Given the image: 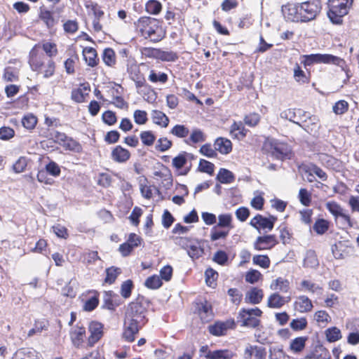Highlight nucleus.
I'll use <instances>...</instances> for the list:
<instances>
[{
    "label": "nucleus",
    "instance_id": "obj_25",
    "mask_svg": "<svg viewBox=\"0 0 359 359\" xmlns=\"http://www.w3.org/2000/svg\"><path fill=\"white\" fill-rule=\"evenodd\" d=\"M214 147L216 151H218L222 154H227L232 150L231 142L224 137H218L214 144Z\"/></svg>",
    "mask_w": 359,
    "mask_h": 359
},
{
    "label": "nucleus",
    "instance_id": "obj_3",
    "mask_svg": "<svg viewBox=\"0 0 359 359\" xmlns=\"http://www.w3.org/2000/svg\"><path fill=\"white\" fill-rule=\"evenodd\" d=\"M353 0H329L327 16L330 21L337 25L342 22V18L348 13Z\"/></svg>",
    "mask_w": 359,
    "mask_h": 359
},
{
    "label": "nucleus",
    "instance_id": "obj_50",
    "mask_svg": "<svg viewBox=\"0 0 359 359\" xmlns=\"http://www.w3.org/2000/svg\"><path fill=\"white\" fill-rule=\"evenodd\" d=\"M171 134L173 135L183 138L188 136L189 133V130L184 125H175L170 131Z\"/></svg>",
    "mask_w": 359,
    "mask_h": 359
},
{
    "label": "nucleus",
    "instance_id": "obj_45",
    "mask_svg": "<svg viewBox=\"0 0 359 359\" xmlns=\"http://www.w3.org/2000/svg\"><path fill=\"white\" fill-rule=\"evenodd\" d=\"M212 261L221 266H226L229 262V256L225 251L217 250L212 257Z\"/></svg>",
    "mask_w": 359,
    "mask_h": 359
},
{
    "label": "nucleus",
    "instance_id": "obj_18",
    "mask_svg": "<svg viewBox=\"0 0 359 359\" xmlns=\"http://www.w3.org/2000/svg\"><path fill=\"white\" fill-rule=\"evenodd\" d=\"M69 335L73 345L79 348L82 345L84 338L86 337L85 327L76 325L72 328Z\"/></svg>",
    "mask_w": 359,
    "mask_h": 359
},
{
    "label": "nucleus",
    "instance_id": "obj_51",
    "mask_svg": "<svg viewBox=\"0 0 359 359\" xmlns=\"http://www.w3.org/2000/svg\"><path fill=\"white\" fill-rule=\"evenodd\" d=\"M149 80L152 83H165L168 81V75L165 73H157L154 70H151L149 75Z\"/></svg>",
    "mask_w": 359,
    "mask_h": 359
},
{
    "label": "nucleus",
    "instance_id": "obj_48",
    "mask_svg": "<svg viewBox=\"0 0 359 359\" xmlns=\"http://www.w3.org/2000/svg\"><path fill=\"white\" fill-rule=\"evenodd\" d=\"M232 216L230 214H222L218 217V223L216 224L220 228H233L231 225Z\"/></svg>",
    "mask_w": 359,
    "mask_h": 359
},
{
    "label": "nucleus",
    "instance_id": "obj_63",
    "mask_svg": "<svg viewBox=\"0 0 359 359\" xmlns=\"http://www.w3.org/2000/svg\"><path fill=\"white\" fill-rule=\"evenodd\" d=\"M140 136L142 143L146 146H151L156 140L151 131H143Z\"/></svg>",
    "mask_w": 359,
    "mask_h": 359
},
{
    "label": "nucleus",
    "instance_id": "obj_42",
    "mask_svg": "<svg viewBox=\"0 0 359 359\" xmlns=\"http://www.w3.org/2000/svg\"><path fill=\"white\" fill-rule=\"evenodd\" d=\"M331 250L335 259H341L344 258L346 247L341 242L332 245Z\"/></svg>",
    "mask_w": 359,
    "mask_h": 359
},
{
    "label": "nucleus",
    "instance_id": "obj_40",
    "mask_svg": "<svg viewBox=\"0 0 359 359\" xmlns=\"http://www.w3.org/2000/svg\"><path fill=\"white\" fill-rule=\"evenodd\" d=\"M151 51L155 53L157 57L163 61L171 62L177 59V54L172 51H164L157 49H154Z\"/></svg>",
    "mask_w": 359,
    "mask_h": 359
},
{
    "label": "nucleus",
    "instance_id": "obj_49",
    "mask_svg": "<svg viewBox=\"0 0 359 359\" xmlns=\"http://www.w3.org/2000/svg\"><path fill=\"white\" fill-rule=\"evenodd\" d=\"M46 329L47 323L45 320H36L34 327L29 331L27 336L31 337L35 334H39L43 330Z\"/></svg>",
    "mask_w": 359,
    "mask_h": 359
},
{
    "label": "nucleus",
    "instance_id": "obj_8",
    "mask_svg": "<svg viewBox=\"0 0 359 359\" xmlns=\"http://www.w3.org/2000/svg\"><path fill=\"white\" fill-rule=\"evenodd\" d=\"M236 327V323L233 319H229L226 321H216L208 327L209 332L216 337L224 336L229 330Z\"/></svg>",
    "mask_w": 359,
    "mask_h": 359
},
{
    "label": "nucleus",
    "instance_id": "obj_20",
    "mask_svg": "<svg viewBox=\"0 0 359 359\" xmlns=\"http://www.w3.org/2000/svg\"><path fill=\"white\" fill-rule=\"evenodd\" d=\"M203 353L207 359H231L235 355L233 351L228 349L208 351L203 348Z\"/></svg>",
    "mask_w": 359,
    "mask_h": 359
},
{
    "label": "nucleus",
    "instance_id": "obj_30",
    "mask_svg": "<svg viewBox=\"0 0 359 359\" xmlns=\"http://www.w3.org/2000/svg\"><path fill=\"white\" fill-rule=\"evenodd\" d=\"M205 284L208 287L215 289L217 285L218 273L212 268H208L205 271Z\"/></svg>",
    "mask_w": 359,
    "mask_h": 359
},
{
    "label": "nucleus",
    "instance_id": "obj_28",
    "mask_svg": "<svg viewBox=\"0 0 359 359\" xmlns=\"http://www.w3.org/2000/svg\"><path fill=\"white\" fill-rule=\"evenodd\" d=\"M299 290L302 291H306L312 294H321L323 292L322 287L309 280H303L300 283V287Z\"/></svg>",
    "mask_w": 359,
    "mask_h": 359
},
{
    "label": "nucleus",
    "instance_id": "obj_57",
    "mask_svg": "<svg viewBox=\"0 0 359 359\" xmlns=\"http://www.w3.org/2000/svg\"><path fill=\"white\" fill-rule=\"evenodd\" d=\"M328 228V222L323 219H318L313 225V230L318 234L325 233L327 231Z\"/></svg>",
    "mask_w": 359,
    "mask_h": 359
},
{
    "label": "nucleus",
    "instance_id": "obj_21",
    "mask_svg": "<svg viewBox=\"0 0 359 359\" xmlns=\"http://www.w3.org/2000/svg\"><path fill=\"white\" fill-rule=\"evenodd\" d=\"M118 296L113 291H106L103 294V304L102 307L110 311H114L120 303L117 300Z\"/></svg>",
    "mask_w": 359,
    "mask_h": 359
},
{
    "label": "nucleus",
    "instance_id": "obj_14",
    "mask_svg": "<svg viewBox=\"0 0 359 359\" xmlns=\"http://www.w3.org/2000/svg\"><path fill=\"white\" fill-rule=\"evenodd\" d=\"M275 235L258 236L254 242V248L257 250H269L278 244Z\"/></svg>",
    "mask_w": 359,
    "mask_h": 359
},
{
    "label": "nucleus",
    "instance_id": "obj_13",
    "mask_svg": "<svg viewBox=\"0 0 359 359\" xmlns=\"http://www.w3.org/2000/svg\"><path fill=\"white\" fill-rule=\"evenodd\" d=\"M86 7L89 10V12L92 13L93 15L92 22L93 30L95 32L102 31V25L100 23V20L104 15V13L102 8L97 4L94 3H90V4L87 5Z\"/></svg>",
    "mask_w": 359,
    "mask_h": 359
},
{
    "label": "nucleus",
    "instance_id": "obj_46",
    "mask_svg": "<svg viewBox=\"0 0 359 359\" xmlns=\"http://www.w3.org/2000/svg\"><path fill=\"white\" fill-rule=\"evenodd\" d=\"M144 285L147 288L156 290L162 285V280L158 276L154 275L147 278Z\"/></svg>",
    "mask_w": 359,
    "mask_h": 359
},
{
    "label": "nucleus",
    "instance_id": "obj_31",
    "mask_svg": "<svg viewBox=\"0 0 359 359\" xmlns=\"http://www.w3.org/2000/svg\"><path fill=\"white\" fill-rule=\"evenodd\" d=\"M153 122L161 127L166 128L169 123L168 117L163 112L158 110H153L151 112Z\"/></svg>",
    "mask_w": 359,
    "mask_h": 359
},
{
    "label": "nucleus",
    "instance_id": "obj_54",
    "mask_svg": "<svg viewBox=\"0 0 359 359\" xmlns=\"http://www.w3.org/2000/svg\"><path fill=\"white\" fill-rule=\"evenodd\" d=\"M253 264L263 269H267L270 266V259L267 255H255L252 258Z\"/></svg>",
    "mask_w": 359,
    "mask_h": 359
},
{
    "label": "nucleus",
    "instance_id": "obj_6",
    "mask_svg": "<svg viewBox=\"0 0 359 359\" xmlns=\"http://www.w3.org/2000/svg\"><path fill=\"white\" fill-rule=\"evenodd\" d=\"M321 10L320 0H310L300 4V15L302 22H309L314 20Z\"/></svg>",
    "mask_w": 359,
    "mask_h": 359
},
{
    "label": "nucleus",
    "instance_id": "obj_16",
    "mask_svg": "<svg viewBox=\"0 0 359 359\" xmlns=\"http://www.w3.org/2000/svg\"><path fill=\"white\" fill-rule=\"evenodd\" d=\"M265 348L262 346L248 344L244 350V359H265Z\"/></svg>",
    "mask_w": 359,
    "mask_h": 359
},
{
    "label": "nucleus",
    "instance_id": "obj_47",
    "mask_svg": "<svg viewBox=\"0 0 359 359\" xmlns=\"http://www.w3.org/2000/svg\"><path fill=\"white\" fill-rule=\"evenodd\" d=\"M62 147L67 150H69L74 152H80L82 150L81 145L75 140L72 137H67V141L63 143Z\"/></svg>",
    "mask_w": 359,
    "mask_h": 359
},
{
    "label": "nucleus",
    "instance_id": "obj_61",
    "mask_svg": "<svg viewBox=\"0 0 359 359\" xmlns=\"http://www.w3.org/2000/svg\"><path fill=\"white\" fill-rule=\"evenodd\" d=\"M348 109V104L345 100H339L332 107L334 113L341 115L347 111Z\"/></svg>",
    "mask_w": 359,
    "mask_h": 359
},
{
    "label": "nucleus",
    "instance_id": "obj_32",
    "mask_svg": "<svg viewBox=\"0 0 359 359\" xmlns=\"http://www.w3.org/2000/svg\"><path fill=\"white\" fill-rule=\"evenodd\" d=\"M272 290H279L283 292H287L290 289V283L287 279L279 277L273 280L270 285Z\"/></svg>",
    "mask_w": 359,
    "mask_h": 359
},
{
    "label": "nucleus",
    "instance_id": "obj_15",
    "mask_svg": "<svg viewBox=\"0 0 359 359\" xmlns=\"http://www.w3.org/2000/svg\"><path fill=\"white\" fill-rule=\"evenodd\" d=\"M102 325L100 323L93 321L89 324L88 330L90 333L88 339V346H94L102 337Z\"/></svg>",
    "mask_w": 359,
    "mask_h": 359
},
{
    "label": "nucleus",
    "instance_id": "obj_52",
    "mask_svg": "<svg viewBox=\"0 0 359 359\" xmlns=\"http://www.w3.org/2000/svg\"><path fill=\"white\" fill-rule=\"evenodd\" d=\"M133 288V283L131 280H127L123 282L121 286V295L125 299L129 298L131 295Z\"/></svg>",
    "mask_w": 359,
    "mask_h": 359
},
{
    "label": "nucleus",
    "instance_id": "obj_59",
    "mask_svg": "<svg viewBox=\"0 0 359 359\" xmlns=\"http://www.w3.org/2000/svg\"><path fill=\"white\" fill-rule=\"evenodd\" d=\"M307 326V320L305 318L293 319L290 322V327L295 331L302 330Z\"/></svg>",
    "mask_w": 359,
    "mask_h": 359
},
{
    "label": "nucleus",
    "instance_id": "obj_43",
    "mask_svg": "<svg viewBox=\"0 0 359 359\" xmlns=\"http://www.w3.org/2000/svg\"><path fill=\"white\" fill-rule=\"evenodd\" d=\"M102 60L107 66H112L116 62L115 52L112 48H105L102 53Z\"/></svg>",
    "mask_w": 359,
    "mask_h": 359
},
{
    "label": "nucleus",
    "instance_id": "obj_11",
    "mask_svg": "<svg viewBox=\"0 0 359 359\" xmlns=\"http://www.w3.org/2000/svg\"><path fill=\"white\" fill-rule=\"evenodd\" d=\"M298 121L302 124L299 126L309 133H316L319 129L318 117L311 115L309 112L304 111V116L298 118Z\"/></svg>",
    "mask_w": 359,
    "mask_h": 359
},
{
    "label": "nucleus",
    "instance_id": "obj_19",
    "mask_svg": "<svg viewBox=\"0 0 359 359\" xmlns=\"http://www.w3.org/2000/svg\"><path fill=\"white\" fill-rule=\"evenodd\" d=\"M294 309L299 313H307L312 310L313 304L307 296L301 295L296 298Z\"/></svg>",
    "mask_w": 359,
    "mask_h": 359
},
{
    "label": "nucleus",
    "instance_id": "obj_23",
    "mask_svg": "<svg viewBox=\"0 0 359 359\" xmlns=\"http://www.w3.org/2000/svg\"><path fill=\"white\" fill-rule=\"evenodd\" d=\"M130 156L129 151L121 146H116L111 151V158L117 163H125Z\"/></svg>",
    "mask_w": 359,
    "mask_h": 359
},
{
    "label": "nucleus",
    "instance_id": "obj_24",
    "mask_svg": "<svg viewBox=\"0 0 359 359\" xmlns=\"http://www.w3.org/2000/svg\"><path fill=\"white\" fill-rule=\"evenodd\" d=\"M264 297L263 290L257 287H252L249 290L245 297L247 303L257 304L261 302Z\"/></svg>",
    "mask_w": 359,
    "mask_h": 359
},
{
    "label": "nucleus",
    "instance_id": "obj_22",
    "mask_svg": "<svg viewBox=\"0 0 359 359\" xmlns=\"http://www.w3.org/2000/svg\"><path fill=\"white\" fill-rule=\"evenodd\" d=\"M302 116H304V111L301 109H287L280 114L281 118L288 120L297 126H302L298 121V118H301Z\"/></svg>",
    "mask_w": 359,
    "mask_h": 359
},
{
    "label": "nucleus",
    "instance_id": "obj_10",
    "mask_svg": "<svg viewBox=\"0 0 359 359\" xmlns=\"http://www.w3.org/2000/svg\"><path fill=\"white\" fill-rule=\"evenodd\" d=\"M48 58L40 53L38 46H35L29 52V63L33 71L40 72Z\"/></svg>",
    "mask_w": 359,
    "mask_h": 359
},
{
    "label": "nucleus",
    "instance_id": "obj_34",
    "mask_svg": "<svg viewBox=\"0 0 359 359\" xmlns=\"http://www.w3.org/2000/svg\"><path fill=\"white\" fill-rule=\"evenodd\" d=\"M37 352L33 348H20L13 355L12 359H36Z\"/></svg>",
    "mask_w": 359,
    "mask_h": 359
},
{
    "label": "nucleus",
    "instance_id": "obj_53",
    "mask_svg": "<svg viewBox=\"0 0 359 359\" xmlns=\"http://www.w3.org/2000/svg\"><path fill=\"white\" fill-rule=\"evenodd\" d=\"M161 4L156 0H149L146 4V11L151 14H158L161 11Z\"/></svg>",
    "mask_w": 359,
    "mask_h": 359
},
{
    "label": "nucleus",
    "instance_id": "obj_58",
    "mask_svg": "<svg viewBox=\"0 0 359 359\" xmlns=\"http://www.w3.org/2000/svg\"><path fill=\"white\" fill-rule=\"evenodd\" d=\"M300 203L304 206H309L311 202V194L306 189H300L298 195Z\"/></svg>",
    "mask_w": 359,
    "mask_h": 359
},
{
    "label": "nucleus",
    "instance_id": "obj_60",
    "mask_svg": "<svg viewBox=\"0 0 359 359\" xmlns=\"http://www.w3.org/2000/svg\"><path fill=\"white\" fill-rule=\"evenodd\" d=\"M294 78L297 82L305 83L308 81L305 72L297 63H296L294 69Z\"/></svg>",
    "mask_w": 359,
    "mask_h": 359
},
{
    "label": "nucleus",
    "instance_id": "obj_17",
    "mask_svg": "<svg viewBox=\"0 0 359 359\" xmlns=\"http://www.w3.org/2000/svg\"><path fill=\"white\" fill-rule=\"evenodd\" d=\"M325 206L329 212L334 217H341L348 223L349 226H352L349 215L344 212V209L338 203L336 202L330 201L326 203Z\"/></svg>",
    "mask_w": 359,
    "mask_h": 359
},
{
    "label": "nucleus",
    "instance_id": "obj_41",
    "mask_svg": "<svg viewBox=\"0 0 359 359\" xmlns=\"http://www.w3.org/2000/svg\"><path fill=\"white\" fill-rule=\"evenodd\" d=\"M220 227L215 225L210 231V240L215 241L219 239H224L229 235V230L219 229Z\"/></svg>",
    "mask_w": 359,
    "mask_h": 359
},
{
    "label": "nucleus",
    "instance_id": "obj_62",
    "mask_svg": "<svg viewBox=\"0 0 359 359\" xmlns=\"http://www.w3.org/2000/svg\"><path fill=\"white\" fill-rule=\"evenodd\" d=\"M262 278V273L255 269H251L246 273L245 281L251 284L257 283Z\"/></svg>",
    "mask_w": 359,
    "mask_h": 359
},
{
    "label": "nucleus",
    "instance_id": "obj_4",
    "mask_svg": "<svg viewBox=\"0 0 359 359\" xmlns=\"http://www.w3.org/2000/svg\"><path fill=\"white\" fill-rule=\"evenodd\" d=\"M304 60L302 62L304 66H311L314 64H333L339 67H342L344 64V60L337 56L331 54H310L304 55L302 56Z\"/></svg>",
    "mask_w": 359,
    "mask_h": 359
},
{
    "label": "nucleus",
    "instance_id": "obj_38",
    "mask_svg": "<svg viewBox=\"0 0 359 359\" xmlns=\"http://www.w3.org/2000/svg\"><path fill=\"white\" fill-rule=\"evenodd\" d=\"M307 339L306 337H299L292 339L290 345L291 351L294 353L301 352L306 346Z\"/></svg>",
    "mask_w": 359,
    "mask_h": 359
},
{
    "label": "nucleus",
    "instance_id": "obj_5",
    "mask_svg": "<svg viewBox=\"0 0 359 359\" xmlns=\"http://www.w3.org/2000/svg\"><path fill=\"white\" fill-rule=\"evenodd\" d=\"M174 242L177 245L187 249L188 255L192 259H198L202 255L201 243L198 240L177 236L174 238Z\"/></svg>",
    "mask_w": 359,
    "mask_h": 359
},
{
    "label": "nucleus",
    "instance_id": "obj_27",
    "mask_svg": "<svg viewBox=\"0 0 359 359\" xmlns=\"http://www.w3.org/2000/svg\"><path fill=\"white\" fill-rule=\"evenodd\" d=\"M39 18L45 23L48 29H52L58 22V20L53 17V12L43 9L41 10Z\"/></svg>",
    "mask_w": 359,
    "mask_h": 359
},
{
    "label": "nucleus",
    "instance_id": "obj_9",
    "mask_svg": "<svg viewBox=\"0 0 359 359\" xmlns=\"http://www.w3.org/2000/svg\"><path fill=\"white\" fill-rule=\"evenodd\" d=\"M276 221V217L270 216L269 217H265L258 214L250 220V224L260 233V229L265 230L266 231H271L273 229Z\"/></svg>",
    "mask_w": 359,
    "mask_h": 359
},
{
    "label": "nucleus",
    "instance_id": "obj_29",
    "mask_svg": "<svg viewBox=\"0 0 359 359\" xmlns=\"http://www.w3.org/2000/svg\"><path fill=\"white\" fill-rule=\"evenodd\" d=\"M287 302L285 297L277 292L271 294L267 300V306L269 308L280 309Z\"/></svg>",
    "mask_w": 359,
    "mask_h": 359
},
{
    "label": "nucleus",
    "instance_id": "obj_64",
    "mask_svg": "<svg viewBox=\"0 0 359 359\" xmlns=\"http://www.w3.org/2000/svg\"><path fill=\"white\" fill-rule=\"evenodd\" d=\"M65 32L67 34H74L79 29V24L76 20H69L63 24Z\"/></svg>",
    "mask_w": 359,
    "mask_h": 359
},
{
    "label": "nucleus",
    "instance_id": "obj_37",
    "mask_svg": "<svg viewBox=\"0 0 359 359\" xmlns=\"http://www.w3.org/2000/svg\"><path fill=\"white\" fill-rule=\"evenodd\" d=\"M234 178L233 174L225 168H221L217 175V180L222 184L232 183Z\"/></svg>",
    "mask_w": 359,
    "mask_h": 359
},
{
    "label": "nucleus",
    "instance_id": "obj_7",
    "mask_svg": "<svg viewBox=\"0 0 359 359\" xmlns=\"http://www.w3.org/2000/svg\"><path fill=\"white\" fill-rule=\"evenodd\" d=\"M266 147L271 155L276 159L283 160L290 158L291 149L287 144L271 140Z\"/></svg>",
    "mask_w": 359,
    "mask_h": 359
},
{
    "label": "nucleus",
    "instance_id": "obj_12",
    "mask_svg": "<svg viewBox=\"0 0 359 359\" xmlns=\"http://www.w3.org/2000/svg\"><path fill=\"white\" fill-rule=\"evenodd\" d=\"M300 4H288L282 6V13L287 21L302 22Z\"/></svg>",
    "mask_w": 359,
    "mask_h": 359
},
{
    "label": "nucleus",
    "instance_id": "obj_55",
    "mask_svg": "<svg viewBox=\"0 0 359 359\" xmlns=\"http://www.w3.org/2000/svg\"><path fill=\"white\" fill-rule=\"evenodd\" d=\"M327 339L330 342H334L341 339V331L336 327L329 328L325 332Z\"/></svg>",
    "mask_w": 359,
    "mask_h": 359
},
{
    "label": "nucleus",
    "instance_id": "obj_44",
    "mask_svg": "<svg viewBox=\"0 0 359 359\" xmlns=\"http://www.w3.org/2000/svg\"><path fill=\"white\" fill-rule=\"evenodd\" d=\"M55 64L53 60L48 58L39 72L43 74L44 78H49L55 73Z\"/></svg>",
    "mask_w": 359,
    "mask_h": 359
},
{
    "label": "nucleus",
    "instance_id": "obj_35",
    "mask_svg": "<svg viewBox=\"0 0 359 359\" xmlns=\"http://www.w3.org/2000/svg\"><path fill=\"white\" fill-rule=\"evenodd\" d=\"M238 318L242 321V326L249 327H256L259 325V320L254 316L244 315L242 312H239Z\"/></svg>",
    "mask_w": 359,
    "mask_h": 359
},
{
    "label": "nucleus",
    "instance_id": "obj_33",
    "mask_svg": "<svg viewBox=\"0 0 359 359\" xmlns=\"http://www.w3.org/2000/svg\"><path fill=\"white\" fill-rule=\"evenodd\" d=\"M319 265L317 255L313 250H308L304 259V267L315 269Z\"/></svg>",
    "mask_w": 359,
    "mask_h": 359
},
{
    "label": "nucleus",
    "instance_id": "obj_1",
    "mask_svg": "<svg viewBox=\"0 0 359 359\" xmlns=\"http://www.w3.org/2000/svg\"><path fill=\"white\" fill-rule=\"evenodd\" d=\"M145 313L146 308L142 305L140 297L128 304L125 313L122 335L126 341L132 342L135 340V335L146 323Z\"/></svg>",
    "mask_w": 359,
    "mask_h": 359
},
{
    "label": "nucleus",
    "instance_id": "obj_36",
    "mask_svg": "<svg viewBox=\"0 0 359 359\" xmlns=\"http://www.w3.org/2000/svg\"><path fill=\"white\" fill-rule=\"evenodd\" d=\"M106 277L104 278V283L111 285L113 284L118 276L121 273V269L118 267L111 266L106 269Z\"/></svg>",
    "mask_w": 359,
    "mask_h": 359
},
{
    "label": "nucleus",
    "instance_id": "obj_39",
    "mask_svg": "<svg viewBox=\"0 0 359 359\" xmlns=\"http://www.w3.org/2000/svg\"><path fill=\"white\" fill-rule=\"evenodd\" d=\"M231 134L236 138H243L246 135V130L245 129L242 122H233L230 129Z\"/></svg>",
    "mask_w": 359,
    "mask_h": 359
},
{
    "label": "nucleus",
    "instance_id": "obj_26",
    "mask_svg": "<svg viewBox=\"0 0 359 359\" xmlns=\"http://www.w3.org/2000/svg\"><path fill=\"white\" fill-rule=\"evenodd\" d=\"M83 55L84 60L88 66L94 67L97 65L99 60L95 48L91 47L85 48L83 50Z\"/></svg>",
    "mask_w": 359,
    "mask_h": 359
},
{
    "label": "nucleus",
    "instance_id": "obj_56",
    "mask_svg": "<svg viewBox=\"0 0 359 359\" xmlns=\"http://www.w3.org/2000/svg\"><path fill=\"white\" fill-rule=\"evenodd\" d=\"M37 123L36 116L32 114L25 115L22 119V126L28 129L32 130L35 128Z\"/></svg>",
    "mask_w": 359,
    "mask_h": 359
},
{
    "label": "nucleus",
    "instance_id": "obj_2",
    "mask_svg": "<svg viewBox=\"0 0 359 359\" xmlns=\"http://www.w3.org/2000/svg\"><path fill=\"white\" fill-rule=\"evenodd\" d=\"M138 27L142 35L151 41L158 42L163 37L162 28L158 20L150 17H142L138 20Z\"/></svg>",
    "mask_w": 359,
    "mask_h": 359
}]
</instances>
